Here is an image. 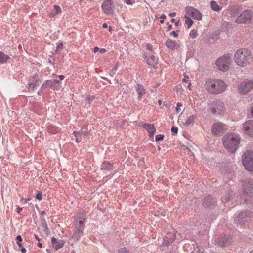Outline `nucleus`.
<instances>
[{
    "label": "nucleus",
    "instance_id": "obj_1",
    "mask_svg": "<svg viewBox=\"0 0 253 253\" xmlns=\"http://www.w3.org/2000/svg\"><path fill=\"white\" fill-rule=\"evenodd\" d=\"M206 90L211 94H219L225 91L227 85L221 79H208L205 84Z\"/></svg>",
    "mask_w": 253,
    "mask_h": 253
},
{
    "label": "nucleus",
    "instance_id": "obj_2",
    "mask_svg": "<svg viewBox=\"0 0 253 253\" xmlns=\"http://www.w3.org/2000/svg\"><path fill=\"white\" fill-rule=\"evenodd\" d=\"M252 56L251 52L247 49L241 48L235 53L234 61L241 67H245L252 61Z\"/></svg>",
    "mask_w": 253,
    "mask_h": 253
},
{
    "label": "nucleus",
    "instance_id": "obj_3",
    "mask_svg": "<svg viewBox=\"0 0 253 253\" xmlns=\"http://www.w3.org/2000/svg\"><path fill=\"white\" fill-rule=\"evenodd\" d=\"M224 147L231 153L236 151L240 142L239 136L235 133H227L222 139Z\"/></svg>",
    "mask_w": 253,
    "mask_h": 253
},
{
    "label": "nucleus",
    "instance_id": "obj_4",
    "mask_svg": "<svg viewBox=\"0 0 253 253\" xmlns=\"http://www.w3.org/2000/svg\"><path fill=\"white\" fill-rule=\"evenodd\" d=\"M242 163L245 169L250 171H253V151H246L242 156Z\"/></svg>",
    "mask_w": 253,
    "mask_h": 253
},
{
    "label": "nucleus",
    "instance_id": "obj_5",
    "mask_svg": "<svg viewBox=\"0 0 253 253\" xmlns=\"http://www.w3.org/2000/svg\"><path fill=\"white\" fill-rule=\"evenodd\" d=\"M231 63V57L228 54L224 55L219 58L216 61V65L220 71L225 72L229 68Z\"/></svg>",
    "mask_w": 253,
    "mask_h": 253
},
{
    "label": "nucleus",
    "instance_id": "obj_6",
    "mask_svg": "<svg viewBox=\"0 0 253 253\" xmlns=\"http://www.w3.org/2000/svg\"><path fill=\"white\" fill-rule=\"evenodd\" d=\"M210 108L212 113L214 114L221 115L225 111V105L220 100L213 101L210 104Z\"/></svg>",
    "mask_w": 253,
    "mask_h": 253
},
{
    "label": "nucleus",
    "instance_id": "obj_7",
    "mask_svg": "<svg viewBox=\"0 0 253 253\" xmlns=\"http://www.w3.org/2000/svg\"><path fill=\"white\" fill-rule=\"evenodd\" d=\"M226 131V125L220 122L214 123L211 127V133L215 136H221Z\"/></svg>",
    "mask_w": 253,
    "mask_h": 253
},
{
    "label": "nucleus",
    "instance_id": "obj_8",
    "mask_svg": "<svg viewBox=\"0 0 253 253\" xmlns=\"http://www.w3.org/2000/svg\"><path fill=\"white\" fill-rule=\"evenodd\" d=\"M243 195L247 197L253 196V179H248L245 180L243 184Z\"/></svg>",
    "mask_w": 253,
    "mask_h": 253
},
{
    "label": "nucleus",
    "instance_id": "obj_9",
    "mask_svg": "<svg viewBox=\"0 0 253 253\" xmlns=\"http://www.w3.org/2000/svg\"><path fill=\"white\" fill-rule=\"evenodd\" d=\"M253 88V81L242 82L238 86V92L241 95H244Z\"/></svg>",
    "mask_w": 253,
    "mask_h": 253
},
{
    "label": "nucleus",
    "instance_id": "obj_10",
    "mask_svg": "<svg viewBox=\"0 0 253 253\" xmlns=\"http://www.w3.org/2000/svg\"><path fill=\"white\" fill-rule=\"evenodd\" d=\"M60 81L57 80L45 81L42 86V90L50 87L56 90H59L61 88Z\"/></svg>",
    "mask_w": 253,
    "mask_h": 253
},
{
    "label": "nucleus",
    "instance_id": "obj_11",
    "mask_svg": "<svg viewBox=\"0 0 253 253\" xmlns=\"http://www.w3.org/2000/svg\"><path fill=\"white\" fill-rule=\"evenodd\" d=\"M252 16V13L251 11H244L236 19L237 23H246L249 22Z\"/></svg>",
    "mask_w": 253,
    "mask_h": 253
},
{
    "label": "nucleus",
    "instance_id": "obj_12",
    "mask_svg": "<svg viewBox=\"0 0 253 253\" xmlns=\"http://www.w3.org/2000/svg\"><path fill=\"white\" fill-rule=\"evenodd\" d=\"M143 57L146 63L150 66L155 67L158 63V57L155 56L153 53H145Z\"/></svg>",
    "mask_w": 253,
    "mask_h": 253
},
{
    "label": "nucleus",
    "instance_id": "obj_13",
    "mask_svg": "<svg viewBox=\"0 0 253 253\" xmlns=\"http://www.w3.org/2000/svg\"><path fill=\"white\" fill-rule=\"evenodd\" d=\"M186 13L197 20H201L202 18V13L197 9L188 6L185 8Z\"/></svg>",
    "mask_w": 253,
    "mask_h": 253
},
{
    "label": "nucleus",
    "instance_id": "obj_14",
    "mask_svg": "<svg viewBox=\"0 0 253 253\" xmlns=\"http://www.w3.org/2000/svg\"><path fill=\"white\" fill-rule=\"evenodd\" d=\"M85 221V218L83 214H80L77 217V219L74 222V229H78L81 230L84 229V222Z\"/></svg>",
    "mask_w": 253,
    "mask_h": 253
},
{
    "label": "nucleus",
    "instance_id": "obj_15",
    "mask_svg": "<svg viewBox=\"0 0 253 253\" xmlns=\"http://www.w3.org/2000/svg\"><path fill=\"white\" fill-rule=\"evenodd\" d=\"M243 130L248 135L253 137V120H249L243 125Z\"/></svg>",
    "mask_w": 253,
    "mask_h": 253
},
{
    "label": "nucleus",
    "instance_id": "obj_16",
    "mask_svg": "<svg viewBox=\"0 0 253 253\" xmlns=\"http://www.w3.org/2000/svg\"><path fill=\"white\" fill-rule=\"evenodd\" d=\"M113 2L111 0H105L102 4L103 12L107 14H112L113 13Z\"/></svg>",
    "mask_w": 253,
    "mask_h": 253
},
{
    "label": "nucleus",
    "instance_id": "obj_17",
    "mask_svg": "<svg viewBox=\"0 0 253 253\" xmlns=\"http://www.w3.org/2000/svg\"><path fill=\"white\" fill-rule=\"evenodd\" d=\"M216 200L211 196L205 197L202 201V205L205 208H211L216 204Z\"/></svg>",
    "mask_w": 253,
    "mask_h": 253
},
{
    "label": "nucleus",
    "instance_id": "obj_18",
    "mask_svg": "<svg viewBox=\"0 0 253 253\" xmlns=\"http://www.w3.org/2000/svg\"><path fill=\"white\" fill-rule=\"evenodd\" d=\"M143 127L148 131L149 137L153 138L156 131V128L154 125L145 123L143 125Z\"/></svg>",
    "mask_w": 253,
    "mask_h": 253
},
{
    "label": "nucleus",
    "instance_id": "obj_19",
    "mask_svg": "<svg viewBox=\"0 0 253 253\" xmlns=\"http://www.w3.org/2000/svg\"><path fill=\"white\" fill-rule=\"evenodd\" d=\"M40 80L38 79H35V77H32L29 79L28 83V90L29 91H34V88L37 85L39 84Z\"/></svg>",
    "mask_w": 253,
    "mask_h": 253
},
{
    "label": "nucleus",
    "instance_id": "obj_20",
    "mask_svg": "<svg viewBox=\"0 0 253 253\" xmlns=\"http://www.w3.org/2000/svg\"><path fill=\"white\" fill-rule=\"evenodd\" d=\"M64 241L62 240H58L54 237L51 238V244L53 247L56 250L63 247L64 245Z\"/></svg>",
    "mask_w": 253,
    "mask_h": 253
},
{
    "label": "nucleus",
    "instance_id": "obj_21",
    "mask_svg": "<svg viewBox=\"0 0 253 253\" xmlns=\"http://www.w3.org/2000/svg\"><path fill=\"white\" fill-rule=\"evenodd\" d=\"M251 214L250 211H244L240 213L239 216L237 217L236 220L241 223L244 222L246 221L247 218L250 216Z\"/></svg>",
    "mask_w": 253,
    "mask_h": 253
},
{
    "label": "nucleus",
    "instance_id": "obj_22",
    "mask_svg": "<svg viewBox=\"0 0 253 253\" xmlns=\"http://www.w3.org/2000/svg\"><path fill=\"white\" fill-rule=\"evenodd\" d=\"M166 46L170 49L175 50L178 47V45L174 40L168 39L166 42Z\"/></svg>",
    "mask_w": 253,
    "mask_h": 253
},
{
    "label": "nucleus",
    "instance_id": "obj_23",
    "mask_svg": "<svg viewBox=\"0 0 253 253\" xmlns=\"http://www.w3.org/2000/svg\"><path fill=\"white\" fill-rule=\"evenodd\" d=\"M135 88L138 94V99L140 100L142 96L146 93V90L142 85L138 84H136Z\"/></svg>",
    "mask_w": 253,
    "mask_h": 253
},
{
    "label": "nucleus",
    "instance_id": "obj_24",
    "mask_svg": "<svg viewBox=\"0 0 253 253\" xmlns=\"http://www.w3.org/2000/svg\"><path fill=\"white\" fill-rule=\"evenodd\" d=\"M83 230L78 229H74V233L72 235V238L76 241L79 240L83 235Z\"/></svg>",
    "mask_w": 253,
    "mask_h": 253
},
{
    "label": "nucleus",
    "instance_id": "obj_25",
    "mask_svg": "<svg viewBox=\"0 0 253 253\" xmlns=\"http://www.w3.org/2000/svg\"><path fill=\"white\" fill-rule=\"evenodd\" d=\"M113 164L112 163L107 161H104L101 165V169L110 170L113 169Z\"/></svg>",
    "mask_w": 253,
    "mask_h": 253
},
{
    "label": "nucleus",
    "instance_id": "obj_26",
    "mask_svg": "<svg viewBox=\"0 0 253 253\" xmlns=\"http://www.w3.org/2000/svg\"><path fill=\"white\" fill-rule=\"evenodd\" d=\"M89 132L87 130L86 127H82L79 131H74L73 134L74 135H79L80 136L83 135L85 136L88 135Z\"/></svg>",
    "mask_w": 253,
    "mask_h": 253
},
{
    "label": "nucleus",
    "instance_id": "obj_27",
    "mask_svg": "<svg viewBox=\"0 0 253 253\" xmlns=\"http://www.w3.org/2000/svg\"><path fill=\"white\" fill-rule=\"evenodd\" d=\"M197 118L196 114H192L187 117L186 121L185 122V125L186 126L193 125L195 122V120Z\"/></svg>",
    "mask_w": 253,
    "mask_h": 253
},
{
    "label": "nucleus",
    "instance_id": "obj_28",
    "mask_svg": "<svg viewBox=\"0 0 253 253\" xmlns=\"http://www.w3.org/2000/svg\"><path fill=\"white\" fill-rule=\"evenodd\" d=\"M218 244L220 247H225L228 245V238L226 237H220L218 239Z\"/></svg>",
    "mask_w": 253,
    "mask_h": 253
},
{
    "label": "nucleus",
    "instance_id": "obj_29",
    "mask_svg": "<svg viewBox=\"0 0 253 253\" xmlns=\"http://www.w3.org/2000/svg\"><path fill=\"white\" fill-rule=\"evenodd\" d=\"M212 10L214 11L219 12L221 10L222 8L219 6L215 1L212 0L210 3Z\"/></svg>",
    "mask_w": 253,
    "mask_h": 253
},
{
    "label": "nucleus",
    "instance_id": "obj_30",
    "mask_svg": "<svg viewBox=\"0 0 253 253\" xmlns=\"http://www.w3.org/2000/svg\"><path fill=\"white\" fill-rule=\"evenodd\" d=\"M10 57L6 55L2 52H0V63L4 64L6 63L7 61L10 59Z\"/></svg>",
    "mask_w": 253,
    "mask_h": 253
},
{
    "label": "nucleus",
    "instance_id": "obj_31",
    "mask_svg": "<svg viewBox=\"0 0 253 253\" xmlns=\"http://www.w3.org/2000/svg\"><path fill=\"white\" fill-rule=\"evenodd\" d=\"M185 24L187 25L188 28H189L193 24V22L192 20L187 15H185Z\"/></svg>",
    "mask_w": 253,
    "mask_h": 253
},
{
    "label": "nucleus",
    "instance_id": "obj_32",
    "mask_svg": "<svg viewBox=\"0 0 253 253\" xmlns=\"http://www.w3.org/2000/svg\"><path fill=\"white\" fill-rule=\"evenodd\" d=\"M117 253H130V252L126 247H123L118 250Z\"/></svg>",
    "mask_w": 253,
    "mask_h": 253
},
{
    "label": "nucleus",
    "instance_id": "obj_33",
    "mask_svg": "<svg viewBox=\"0 0 253 253\" xmlns=\"http://www.w3.org/2000/svg\"><path fill=\"white\" fill-rule=\"evenodd\" d=\"M189 35L191 38H192V39L195 38L196 37V36H197V30H191V32H190Z\"/></svg>",
    "mask_w": 253,
    "mask_h": 253
},
{
    "label": "nucleus",
    "instance_id": "obj_34",
    "mask_svg": "<svg viewBox=\"0 0 253 253\" xmlns=\"http://www.w3.org/2000/svg\"><path fill=\"white\" fill-rule=\"evenodd\" d=\"M164 136L162 134H159L156 136L155 140L156 142L163 140L164 139Z\"/></svg>",
    "mask_w": 253,
    "mask_h": 253
},
{
    "label": "nucleus",
    "instance_id": "obj_35",
    "mask_svg": "<svg viewBox=\"0 0 253 253\" xmlns=\"http://www.w3.org/2000/svg\"><path fill=\"white\" fill-rule=\"evenodd\" d=\"M94 99V96H88L86 98V101L87 102L89 105H90L91 101H92Z\"/></svg>",
    "mask_w": 253,
    "mask_h": 253
},
{
    "label": "nucleus",
    "instance_id": "obj_36",
    "mask_svg": "<svg viewBox=\"0 0 253 253\" xmlns=\"http://www.w3.org/2000/svg\"><path fill=\"white\" fill-rule=\"evenodd\" d=\"M232 192L230 193L226 194L224 196V200H225L226 202L229 201V200L230 199V197L232 196Z\"/></svg>",
    "mask_w": 253,
    "mask_h": 253
},
{
    "label": "nucleus",
    "instance_id": "obj_37",
    "mask_svg": "<svg viewBox=\"0 0 253 253\" xmlns=\"http://www.w3.org/2000/svg\"><path fill=\"white\" fill-rule=\"evenodd\" d=\"M36 198L39 200V201L42 200V193L41 192H38V193L36 195Z\"/></svg>",
    "mask_w": 253,
    "mask_h": 253
},
{
    "label": "nucleus",
    "instance_id": "obj_38",
    "mask_svg": "<svg viewBox=\"0 0 253 253\" xmlns=\"http://www.w3.org/2000/svg\"><path fill=\"white\" fill-rule=\"evenodd\" d=\"M54 9L56 10V14L60 13L62 11L61 8L56 5H54Z\"/></svg>",
    "mask_w": 253,
    "mask_h": 253
},
{
    "label": "nucleus",
    "instance_id": "obj_39",
    "mask_svg": "<svg viewBox=\"0 0 253 253\" xmlns=\"http://www.w3.org/2000/svg\"><path fill=\"white\" fill-rule=\"evenodd\" d=\"M180 31L179 30L176 31H172L170 33V35L173 36L174 38H177L178 37V34L177 32H179Z\"/></svg>",
    "mask_w": 253,
    "mask_h": 253
},
{
    "label": "nucleus",
    "instance_id": "obj_40",
    "mask_svg": "<svg viewBox=\"0 0 253 253\" xmlns=\"http://www.w3.org/2000/svg\"><path fill=\"white\" fill-rule=\"evenodd\" d=\"M171 132H172L173 135L177 134L178 132V128L176 127H172L171 128Z\"/></svg>",
    "mask_w": 253,
    "mask_h": 253
},
{
    "label": "nucleus",
    "instance_id": "obj_41",
    "mask_svg": "<svg viewBox=\"0 0 253 253\" xmlns=\"http://www.w3.org/2000/svg\"><path fill=\"white\" fill-rule=\"evenodd\" d=\"M117 67H118V64H116V65L111 69V70L110 71V74H115V72L117 70Z\"/></svg>",
    "mask_w": 253,
    "mask_h": 253
},
{
    "label": "nucleus",
    "instance_id": "obj_42",
    "mask_svg": "<svg viewBox=\"0 0 253 253\" xmlns=\"http://www.w3.org/2000/svg\"><path fill=\"white\" fill-rule=\"evenodd\" d=\"M63 43L62 42L59 43L57 46L56 50H60L61 49L63 48Z\"/></svg>",
    "mask_w": 253,
    "mask_h": 253
},
{
    "label": "nucleus",
    "instance_id": "obj_43",
    "mask_svg": "<svg viewBox=\"0 0 253 253\" xmlns=\"http://www.w3.org/2000/svg\"><path fill=\"white\" fill-rule=\"evenodd\" d=\"M146 47L147 50H148L149 51L152 52L153 47L151 44L147 43Z\"/></svg>",
    "mask_w": 253,
    "mask_h": 253
},
{
    "label": "nucleus",
    "instance_id": "obj_44",
    "mask_svg": "<svg viewBox=\"0 0 253 253\" xmlns=\"http://www.w3.org/2000/svg\"><path fill=\"white\" fill-rule=\"evenodd\" d=\"M182 106V104L181 103L178 102L177 103V107L176 108V112L177 113L179 112V111H180V107H181Z\"/></svg>",
    "mask_w": 253,
    "mask_h": 253
},
{
    "label": "nucleus",
    "instance_id": "obj_45",
    "mask_svg": "<svg viewBox=\"0 0 253 253\" xmlns=\"http://www.w3.org/2000/svg\"><path fill=\"white\" fill-rule=\"evenodd\" d=\"M75 136L76 138V141L77 142H80V141H81V138L80 137V135H75Z\"/></svg>",
    "mask_w": 253,
    "mask_h": 253
},
{
    "label": "nucleus",
    "instance_id": "obj_46",
    "mask_svg": "<svg viewBox=\"0 0 253 253\" xmlns=\"http://www.w3.org/2000/svg\"><path fill=\"white\" fill-rule=\"evenodd\" d=\"M123 1L128 5H131L132 4V2L130 0H123Z\"/></svg>",
    "mask_w": 253,
    "mask_h": 253
},
{
    "label": "nucleus",
    "instance_id": "obj_47",
    "mask_svg": "<svg viewBox=\"0 0 253 253\" xmlns=\"http://www.w3.org/2000/svg\"><path fill=\"white\" fill-rule=\"evenodd\" d=\"M16 240L17 242H19V243L22 241V238L21 236V235H18L16 237Z\"/></svg>",
    "mask_w": 253,
    "mask_h": 253
},
{
    "label": "nucleus",
    "instance_id": "obj_48",
    "mask_svg": "<svg viewBox=\"0 0 253 253\" xmlns=\"http://www.w3.org/2000/svg\"><path fill=\"white\" fill-rule=\"evenodd\" d=\"M176 15V13L175 12H172V13H170V14H169V16L170 17H175Z\"/></svg>",
    "mask_w": 253,
    "mask_h": 253
},
{
    "label": "nucleus",
    "instance_id": "obj_49",
    "mask_svg": "<svg viewBox=\"0 0 253 253\" xmlns=\"http://www.w3.org/2000/svg\"><path fill=\"white\" fill-rule=\"evenodd\" d=\"M22 211V208H20L19 207H18L17 209V212L18 213H20V212Z\"/></svg>",
    "mask_w": 253,
    "mask_h": 253
},
{
    "label": "nucleus",
    "instance_id": "obj_50",
    "mask_svg": "<svg viewBox=\"0 0 253 253\" xmlns=\"http://www.w3.org/2000/svg\"><path fill=\"white\" fill-rule=\"evenodd\" d=\"M21 252L22 253H26V249L24 248V247H22L21 249Z\"/></svg>",
    "mask_w": 253,
    "mask_h": 253
},
{
    "label": "nucleus",
    "instance_id": "obj_51",
    "mask_svg": "<svg viewBox=\"0 0 253 253\" xmlns=\"http://www.w3.org/2000/svg\"><path fill=\"white\" fill-rule=\"evenodd\" d=\"M99 51L102 53H104L106 51V50L104 48H101L99 49Z\"/></svg>",
    "mask_w": 253,
    "mask_h": 253
},
{
    "label": "nucleus",
    "instance_id": "obj_52",
    "mask_svg": "<svg viewBox=\"0 0 253 253\" xmlns=\"http://www.w3.org/2000/svg\"><path fill=\"white\" fill-rule=\"evenodd\" d=\"M172 28V25H171V24L169 25L167 27L168 31H170V30H171Z\"/></svg>",
    "mask_w": 253,
    "mask_h": 253
},
{
    "label": "nucleus",
    "instance_id": "obj_53",
    "mask_svg": "<svg viewBox=\"0 0 253 253\" xmlns=\"http://www.w3.org/2000/svg\"><path fill=\"white\" fill-rule=\"evenodd\" d=\"M46 214V212L44 211H41V213H40V215L42 216H44V215Z\"/></svg>",
    "mask_w": 253,
    "mask_h": 253
},
{
    "label": "nucleus",
    "instance_id": "obj_54",
    "mask_svg": "<svg viewBox=\"0 0 253 253\" xmlns=\"http://www.w3.org/2000/svg\"><path fill=\"white\" fill-rule=\"evenodd\" d=\"M34 237L37 240L39 241L40 240V238L38 237V236L37 234H35Z\"/></svg>",
    "mask_w": 253,
    "mask_h": 253
},
{
    "label": "nucleus",
    "instance_id": "obj_55",
    "mask_svg": "<svg viewBox=\"0 0 253 253\" xmlns=\"http://www.w3.org/2000/svg\"><path fill=\"white\" fill-rule=\"evenodd\" d=\"M179 22H180V20H178L177 22H175V26L176 27H177L179 26Z\"/></svg>",
    "mask_w": 253,
    "mask_h": 253
},
{
    "label": "nucleus",
    "instance_id": "obj_56",
    "mask_svg": "<svg viewBox=\"0 0 253 253\" xmlns=\"http://www.w3.org/2000/svg\"><path fill=\"white\" fill-rule=\"evenodd\" d=\"M166 16L165 14H162V15L160 16V18L162 19H166Z\"/></svg>",
    "mask_w": 253,
    "mask_h": 253
},
{
    "label": "nucleus",
    "instance_id": "obj_57",
    "mask_svg": "<svg viewBox=\"0 0 253 253\" xmlns=\"http://www.w3.org/2000/svg\"><path fill=\"white\" fill-rule=\"evenodd\" d=\"M99 49H99V48H98L97 47H94V52H97L98 51H99Z\"/></svg>",
    "mask_w": 253,
    "mask_h": 253
},
{
    "label": "nucleus",
    "instance_id": "obj_58",
    "mask_svg": "<svg viewBox=\"0 0 253 253\" xmlns=\"http://www.w3.org/2000/svg\"><path fill=\"white\" fill-rule=\"evenodd\" d=\"M37 246L39 247V248H42V245L41 243L40 242H38V244H37Z\"/></svg>",
    "mask_w": 253,
    "mask_h": 253
},
{
    "label": "nucleus",
    "instance_id": "obj_59",
    "mask_svg": "<svg viewBox=\"0 0 253 253\" xmlns=\"http://www.w3.org/2000/svg\"><path fill=\"white\" fill-rule=\"evenodd\" d=\"M102 27L104 28H107V27H108L107 24V23H103V25H102Z\"/></svg>",
    "mask_w": 253,
    "mask_h": 253
},
{
    "label": "nucleus",
    "instance_id": "obj_60",
    "mask_svg": "<svg viewBox=\"0 0 253 253\" xmlns=\"http://www.w3.org/2000/svg\"><path fill=\"white\" fill-rule=\"evenodd\" d=\"M17 244L18 246L20 248H21V249L23 247H22V244H21V243H20V242L19 243V242H17Z\"/></svg>",
    "mask_w": 253,
    "mask_h": 253
},
{
    "label": "nucleus",
    "instance_id": "obj_61",
    "mask_svg": "<svg viewBox=\"0 0 253 253\" xmlns=\"http://www.w3.org/2000/svg\"><path fill=\"white\" fill-rule=\"evenodd\" d=\"M59 78H60V80H63L65 77L63 75H60L59 76Z\"/></svg>",
    "mask_w": 253,
    "mask_h": 253
},
{
    "label": "nucleus",
    "instance_id": "obj_62",
    "mask_svg": "<svg viewBox=\"0 0 253 253\" xmlns=\"http://www.w3.org/2000/svg\"><path fill=\"white\" fill-rule=\"evenodd\" d=\"M43 90H42V87H41V89H40V90L38 91V93L39 95H40L41 93L42 92Z\"/></svg>",
    "mask_w": 253,
    "mask_h": 253
},
{
    "label": "nucleus",
    "instance_id": "obj_63",
    "mask_svg": "<svg viewBox=\"0 0 253 253\" xmlns=\"http://www.w3.org/2000/svg\"><path fill=\"white\" fill-rule=\"evenodd\" d=\"M251 115L253 117V106L251 108Z\"/></svg>",
    "mask_w": 253,
    "mask_h": 253
},
{
    "label": "nucleus",
    "instance_id": "obj_64",
    "mask_svg": "<svg viewBox=\"0 0 253 253\" xmlns=\"http://www.w3.org/2000/svg\"><path fill=\"white\" fill-rule=\"evenodd\" d=\"M183 82H188V80L186 79L185 78H183Z\"/></svg>",
    "mask_w": 253,
    "mask_h": 253
}]
</instances>
